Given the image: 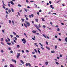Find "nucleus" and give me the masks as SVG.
Wrapping results in <instances>:
<instances>
[{"mask_svg": "<svg viewBox=\"0 0 67 67\" xmlns=\"http://www.w3.org/2000/svg\"><path fill=\"white\" fill-rule=\"evenodd\" d=\"M34 26L35 27H36V29H37V30H38L39 31H40V32H41V29H40V28L37 26V25H34Z\"/></svg>", "mask_w": 67, "mask_h": 67, "instance_id": "nucleus-1", "label": "nucleus"}, {"mask_svg": "<svg viewBox=\"0 0 67 67\" xmlns=\"http://www.w3.org/2000/svg\"><path fill=\"white\" fill-rule=\"evenodd\" d=\"M23 42L24 44H25L26 43V40H25V39L24 38L21 40Z\"/></svg>", "mask_w": 67, "mask_h": 67, "instance_id": "nucleus-2", "label": "nucleus"}, {"mask_svg": "<svg viewBox=\"0 0 67 67\" xmlns=\"http://www.w3.org/2000/svg\"><path fill=\"white\" fill-rule=\"evenodd\" d=\"M25 22L26 23V24H27V25L28 26H30V24L29 22H27V21H25Z\"/></svg>", "mask_w": 67, "mask_h": 67, "instance_id": "nucleus-3", "label": "nucleus"}, {"mask_svg": "<svg viewBox=\"0 0 67 67\" xmlns=\"http://www.w3.org/2000/svg\"><path fill=\"white\" fill-rule=\"evenodd\" d=\"M26 66H28V65L29 66V67H31V64L29 63H26L25 64Z\"/></svg>", "mask_w": 67, "mask_h": 67, "instance_id": "nucleus-4", "label": "nucleus"}, {"mask_svg": "<svg viewBox=\"0 0 67 67\" xmlns=\"http://www.w3.org/2000/svg\"><path fill=\"white\" fill-rule=\"evenodd\" d=\"M20 56V53H18V54L16 56V57L17 58H19V56Z\"/></svg>", "mask_w": 67, "mask_h": 67, "instance_id": "nucleus-5", "label": "nucleus"}, {"mask_svg": "<svg viewBox=\"0 0 67 67\" xmlns=\"http://www.w3.org/2000/svg\"><path fill=\"white\" fill-rule=\"evenodd\" d=\"M10 3L12 4V5H14V3H13V1H11L10 2Z\"/></svg>", "mask_w": 67, "mask_h": 67, "instance_id": "nucleus-6", "label": "nucleus"}, {"mask_svg": "<svg viewBox=\"0 0 67 67\" xmlns=\"http://www.w3.org/2000/svg\"><path fill=\"white\" fill-rule=\"evenodd\" d=\"M50 6L51 8H52V9H54V7H53V5H50Z\"/></svg>", "mask_w": 67, "mask_h": 67, "instance_id": "nucleus-7", "label": "nucleus"}, {"mask_svg": "<svg viewBox=\"0 0 67 67\" xmlns=\"http://www.w3.org/2000/svg\"><path fill=\"white\" fill-rule=\"evenodd\" d=\"M10 67H14V66L13 65L10 64Z\"/></svg>", "mask_w": 67, "mask_h": 67, "instance_id": "nucleus-8", "label": "nucleus"}, {"mask_svg": "<svg viewBox=\"0 0 67 67\" xmlns=\"http://www.w3.org/2000/svg\"><path fill=\"white\" fill-rule=\"evenodd\" d=\"M20 62L22 64H24V62L23 61V60H20Z\"/></svg>", "mask_w": 67, "mask_h": 67, "instance_id": "nucleus-9", "label": "nucleus"}, {"mask_svg": "<svg viewBox=\"0 0 67 67\" xmlns=\"http://www.w3.org/2000/svg\"><path fill=\"white\" fill-rule=\"evenodd\" d=\"M42 36H44V37L46 38H47V37H46V36H45V35L44 34H43Z\"/></svg>", "mask_w": 67, "mask_h": 67, "instance_id": "nucleus-10", "label": "nucleus"}, {"mask_svg": "<svg viewBox=\"0 0 67 67\" xmlns=\"http://www.w3.org/2000/svg\"><path fill=\"white\" fill-rule=\"evenodd\" d=\"M32 32L33 33H36V31L35 30H34L32 31Z\"/></svg>", "mask_w": 67, "mask_h": 67, "instance_id": "nucleus-11", "label": "nucleus"}, {"mask_svg": "<svg viewBox=\"0 0 67 67\" xmlns=\"http://www.w3.org/2000/svg\"><path fill=\"white\" fill-rule=\"evenodd\" d=\"M57 31H58H58H60V29H59V28H57Z\"/></svg>", "mask_w": 67, "mask_h": 67, "instance_id": "nucleus-12", "label": "nucleus"}, {"mask_svg": "<svg viewBox=\"0 0 67 67\" xmlns=\"http://www.w3.org/2000/svg\"><path fill=\"white\" fill-rule=\"evenodd\" d=\"M35 36H34V38H32V39L33 40H35Z\"/></svg>", "mask_w": 67, "mask_h": 67, "instance_id": "nucleus-13", "label": "nucleus"}, {"mask_svg": "<svg viewBox=\"0 0 67 67\" xmlns=\"http://www.w3.org/2000/svg\"><path fill=\"white\" fill-rule=\"evenodd\" d=\"M7 43L8 44V45H9L11 44V43L10 42H7Z\"/></svg>", "mask_w": 67, "mask_h": 67, "instance_id": "nucleus-14", "label": "nucleus"}, {"mask_svg": "<svg viewBox=\"0 0 67 67\" xmlns=\"http://www.w3.org/2000/svg\"><path fill=\"white\" fill-rule=\"evenodd\" d=\"M46 48L47 49H48V50H50V48L48 47H46Z\"/></svg>", "mask_w": 67, "mask_h": 67, "instance_id": "nucleus-15", "label": "nucleus"}, {"mask_svg": "<svg viewBox=\"0 0 67 67\" xmlns=\"http://www.w3.org/2000/svg\"><path fill=\"white\" fill-rule=\"evenodd\" d=\"M65 41L66 42H67V37H66L65 38Z\"/></svg>", "mask_w": 67, "mask_h": 67, "instance_id": "nucleus-16", "label": "nucleus"}, {"mask_svg": "<svg viewBox=\"0 0 67 67\" xmlns=\"http://www.w3.org/2000/svg\"><path fill=\"white\" fill-rule=\"evenodd\" d=\"M14 38H15V41H16V40H17V38H16V37H14Z\"/></svg>", "mask_w": 67, "mask_h": 67, "instance_id": "nucleus-17", "label": "nucleus"}, {"mask_svg": "<svg viewBox=\"0 0 67 67\" xmlns=\"http://www.w3.org/2000/svg\"><path fill=\"white\" fill-rule=\"evenodd\" d=\"M34 51L36 53H37V51L36 50V49H34Z\"/></svg>", "mask_w": 67, "mask_h": 67, "instance_id": "nucleus-18", "label": "nucleus"}, {"mask_svg": "<svg viewBox=\"0 0 67 67\" xmlns=\"http://www.w3.org/2000/svg\"><path fill=\"white\" fill-rule=\"evenodd\" d=\"M31 15L32 18H33V16H34V14H32Z\"/></svg>", "mask_w": 67, "mask_h": 67, "instance_id": "nucleus-19", "label": "nucleus"}, {"mask_svg": "<svg viewBox=\"0 0 67 67\" xmlns=\"http://www.w3.org/2000/svg\"><path fill=\"white\" fill-rule=\"evenodd\" d=\"M42 21H44L45 20H44V18H42Z\"/></svg>", "mask_w": 67, "mask_h": 67, "instance_id": "nucleus-20", "label": "nucleus"}, {"mask_svg": "<svg viewBox=\"0 0 67 67\" xmlns=\"http://www.w3.org/2000/svg\"><path fill=\"white\" fill-rule=\"evenodd\" d=\"M11 10L12 11V12H14V10H13V8H11Z\"/></svg>", "mask_w": 67, "mask_h": 67, "instance_id": "nucleus-21", "label": "nucleus"}, {"mask_svg": "<svg viewBox=\"0 0 67 67\" xmlns=\"http://www.w3.org/2000/svg\"><path fill=\"white\" fill-rule=\"evenodd\" d=\"M24 24L25 27H27V26L26 25V24H25H25Z\"/></svg>", "mask_w": 67, "mask_h": 67, "instance_id": "nucleus-22", "label": "nucleus"}, {"mask_svg": "<svg viewBox=\"0 0 67 67\" xmlns=\"http://www.w3.org/2000/svg\"><path fill=\"white\" fill-rule=\"evenodd\" d=\"M38 26L39 27H39L40 28L41 27V25H40V24L38 25Z\"/></svg>", "mask_w": 67, "mask_h": 67, "instance_id": "nucleus-23", "label": "nucleus"}, {"mask_svg": "<svg viewBox=\"0 0 67 67\" xmlns=\"http://www.w3.org/2000/svg\"><path fill=\"white\" fill-rule=\"evenodd\" d=\"M1 42H3V38H1Z\"/></svg>", "mask_w": 67, "mask_h": 67, "instance_id": "nucleus-24", "label": "nucleus"}, {"mask_svg": "<svg viewBox=\"0 0 67 67\" xmlns=\"http://www.w3.org/2000/svg\"><path fill=\"white\" fill-rule=\"evenodd\" d=\"M13 33L14 34V35H16V33H15V32H14L13 31Z\"/></svg>", "mask_w": 67, "mask_h": 67, "instance_id": "nucleus-25", "label": "nucleus"}, {"mask_svg": "<svg viewBox=\"0 0 67 67\" xmlns=\"http://www.w3.org/2000/svg\"><path fill=\"white\" fill-rule=\"evenodd\" d=\"M39 44H40V45H41V46L42 47H43V45H42V44H41V43H39Z\"/></svg>", "mask_w": 67, "mask_h": 67, "instance_id": "nucleus-26", "label": "nucleus"}, {"mask_svg": "<svg viewBox=\"0 0 67 67\" xmlns=\"http://www.w3.org/2000/svg\"><path fill=\"white\" fill-rule=\"evenodd\" d=\"M35 20L36 22H38V19H36Z\"/></svg>", "mask_w": 67, "mask_h": 67, "instance_id": "nucleus-27", "label": "nucleus"}, {"mask_svg": "<svg viewBox=\"0 0 67 67\" xmlns=\"http://www.w3.org/2000/svg\"><path fill=\"white\" fill-rule=\"evenodd\" d=\"M10 36L11 38H12V37H13V35H10Z\"/></svg>", "mask_w": 67, "mask_h": 67, "instance_id": "nucleus-28", "label": "nucleus"}, {"mask_svg": "<svg viewBox=\"0 0 67 67\" xmlns=\"http://www.w3.org/2000/svg\"><path fill=\"white\" fill-rule=\"evenodd\" d=\"M45 64H46V65H48V62H46Z\"/></svg>", "mask_w": 67, "mask_h": 67, "instance_id": "nucleus-29", "label": "nucleus"}, {"mask_svg": "<svg viewBox=\"0 0 67 67\" xmlns=\"http://www.w3.org/2000/svg\"><path fill=\"white\" fill-rule=\"evenodd\" d=\"M16 36L17 37H18V38H19V37H20V36L18 35H16Z\"/></svg>", "mask_w": 67, "mask_h": 67, "instance_id": "nucleus-30", "label": "nucleus"}, {"mask_svg": "<svg viewBox=\"0 0 67 67\" xmlns=\"http://www.w3.org/2000/svg\"><path fill=\"white\" fill-rule=\"evenodd\" d=\"M51 53H55V51H53L51 52Z\"/></svg>", "mask_w": 67, "mask_h": 67, "instance_id": "nucleus-31", "label": "nucleus"}, {"mask_svg": "<svg viewBox=\"0 0 67 67\" xmlns=\"http://www.w3.org/2000/svg\"><path fill=\"white\" fill-rule=\"evenodd\" d=\"M18 7H21V5L20 4H18Z\"/></svg>", "mask_w": 67, "mask_h": 67, "instance_id": "nucleus-32", "label": "nucleus"}, {"mask_svg": "<svg viewBox=\"0 0 67 67\" xmlns=\"http://www.w3.org/2000/svg\"><path fill=\"white\" fill-rule=\"evenodd\" d=\"M14 43H16V41H15V40H14Z\"/></svg>", "mask_w": 67, "mask_h": 67, "instance_id": "nucleus-33", "label": "nucleus"}, {"mask_svg": "<svg viewBox=\"0 0 67 67\" xmlns=\"http://www.w3.org/2000/svg\"><path fill=\"white\" fill-rule=\"evenodd\" d=\"M49 3H50V4H52V2H51V1H49Z\"/></svg>", "mask_w": 67, "mask_h": 67, "instance_id": "nucleus-34", "label": "nucleus"}, {"mask_svg": "<svg viewBox=\"0 0 67 67\" xmlns=\"http://www.w3.org/2000/svg\"><path fill=\"white\" fill-rule=\"evenodd\" d=\"M8 12H9V13L11 12V10L9 9L8 10Z\"/></svg>", "mask_w": 67, "mask_h": 67, "instance_id": "nucleus-35", "label": "nucleus"}, {"mask_svg": "<svg viewBox=\"0 0 67 67\" xmlns=\"http://www.w3.org/2000/svg\"><path fill=\"white\" fill-rule=\"evenodd\" d=\"M21 20H22V22H24V19H22Z\"/></svg>", "mask_w": 67, "mask_h": 67, "instance_id": "nucleus-36", "label": "nucleus"}, {"mask_svg": "<svg viewBox=\"0 0 67 67\" xmlns=\"http://www.w3.org/2000/svg\"><path fill=\"white\" fill-rule=\"evenodd\" d=\"M20 46L19 45H18L17 46V48H19V47H20Z\"/></svg>", "mask_w": 67, "mask_h": 67, "instance_id": "nucleus-37", "label": "nucleus"}, {"mask_svg": "<svg viewBox=\"0 0 67 67\" xmlns=\"http://www.w3.org/2000/svg\"><path fill=\"white\" fill-rule=\"evenodd\" d=\"M18 15L19 16H20V13H19V12H18Z\"/></svg>", "mask_w": 67, "mask_h": 67, "instance_id": "nucleus-38", "label": "nucleus"}, {"mask_svg": "<svg viewBox=\"0 0 67 67\" xmlns=\"http://www.w3.org/2000/svg\"><path fill=\"white\" fill-rule=\"evenodd\" d=\"M8 40L9 41H10V39L9 38H7Z\"/></svg>", "mask_w": 67, "mask_h": 67, "instance_id": "nucleus-39", "label": "nucleus"}, {"mask_svg": "<svg viewBox=\"0 0 67 67\" xmlns=\"http://www.w3.org/2000/svg\"><path fill=\"white\" fill-rule=\"evenodd\" d=\"M34 57L35 58H36V55H34Z\"/></svg>", "mask_w": 67, "mask_h": 67, "instance_id": "nucleus-40", "label": "nucleus"}, {"mask_svg": "<svg viewBox=\"0 0 67 67\" xmlns=\"http://www.w3.org/2000/svg\"><path fill=\"white\" fill-rule=\"evenodd\" d=\"M57 46H55V49H57Z\"/></svg>", "mask_w": 67, "mask_h": 67, "instance_id": "nucleus-41", "label": "nucleus"}, {"mask_svg": "<svg viewBox=\"0 0 67 67\" xmlns=\"http://www.w3.org/2000/svg\"><path fill=\"white\" fill-rule=\"evenodd\" d=\"M38 52L39 54H41V52H40V50H38Z\"/></svg>", "mask_w": 67, "mask_h": 67, "instance_id": "nucleus-42", "label": "nucleus"}, {"mask_svg": "<svg viewBox=\"0 0 67 67\" xmlns=\"http://www.w3.org/2000/svg\"><path fill=\"white\" fill-rule=\"evenodd\" d=\"M11 43L12 45H14V42H13L12 41Z\"/></svg>", "mask_w": 67, "mask_h": 67, "instance_id": "nucleus-43", "label": "nucleus"}, {"mask_svg": "<svg viewBox=\"0 0 67 67\" xmlns=\"http://www.w3.org/2000/svg\"><path fill=\"white\" fill-rule=\"evenodd\" d=\"M55 63L57 65H58V64H59V63L58 62H56Z\"/></svg>", "mask_w": 67, "mask_h": 67, "instance_id": "nucleus-44", "label": "nucleus"}, {"mask_svg": "<svg viewBox=\"0 0 67 67\" xmlns=\"http://www.w3.org/2000/svg\"><path fill=\"white\" fill-rule=\"evenodd\" d=\"M26 1L27 3H28L29 2V1L28 0H26Z\"/></svg>", "mask_w": 67, "mask_h": 67, "instance_id": "nucleus-45", "label": "nucleus"}, {"mask_svg": "<svg viewBox=\"0 0 67 67\" xmlns=\"http://www.w3.org/2000/svg\"><path fill=\"white\" fill-rule=\"evenodd\" d=\"M14 62L15 63V64H16V61L15 60H14Z\"/></svg>", "mask_w": 67, "mask_h": 67, "instance_id": "nucleus-46", "label": "nucleus"}, {"mask_svg": "<svg viewBox=\"0 0 67 67\" xmlns=\"http://www.w3.org/2000/svg\"><path fill=\"white\" fill-rule=\"evenodd\" d=\"M1 53H3V50H1Z\"/></svg>", "mask_w": 67, "mask_h": 67, "instance_id": "nucleus-47", "label": "nucleus"}, {"mask_svg": "<svg viewBox=\"0 0 67 67\" xmlns=\"http://www.w3.org/2000/svg\"><path fill=\"white\" fill-rule=\"evenodd\" d=\"M8 49L9 50H10V51L11 50V48L9 47L8 48Z\"/></svg>", "mask_w": 67, "mask_h": 67, "instance_id": "nucleus-48", "label": "nucleus"}, {"mask_svg": "<svg viewBox=\"0 0 67 67\" xmlns=\"http://www.w3.org/2000/svg\"><path fill=\"white\" fill-rule=\"evenodd\" d=\"M5 10H9V9L8 8H6L5 9Z\"/></svg>", "mask_w": 67, "mask_h": 67, "instance_id": "nucleus-49", "label": "nucleus"}, {"mask_svg": "<svg viewBox=\"0 0 67 67\" xmlns=\"http://www.w3.org/2000/svg\"><path fill=\"white\" fill-rule=\"evenodd\" d=\"M26 52H27V53H29V50H26Z\"/></svg>", "mask_w": 67, "mask_h": 67, "instance_id": "nucleus-50", "label": "nucleus"}, {"mask_svg": "<svg viewBox=\"0 0 67 67\" xmlns=\"http://www.w3.org/2000/svg\"><path fill=\"white\" fill-rule=\"evenodd\" d=\"M46 43L47 45H48V42H46Z\"/></svg>", "mask_w": 67, "mask_h": 67, "instance_id": "nucleus-51", "label": "nucleus"}, {"mask_svg": "<svg viewBox=\"0 0 67 67\" xmlns=\"http://www.w3.org/2000/svg\"><path fill=\"white\" fill-rule=\"evenodd\" d=\"M41 47V48H42V50H44V48L42 47Z\"/></svg>", "mask_w": 67, "mask_h": 67, "instance_id": "nucleus-52", "label": "nucleus"}, {"mask_svg": "<svg viewBox=\"0 0 67 67\" xmlns=\"http://www.w3.org/2000/svg\"><path fill=\"white\" fill-rule=\"evenodd\" d=\"M39 12H42V10H41V9H40L39 10Z\"/></svg>", "mask_w": 67, "mask_h": 67, "instance_id": "nucleus-53", "label": "nucleus"}, {"mask_svg": "<svg viewBox=\"0 0 67 67\" xmlns=\"http://www.w3.org/2000/svg\"><path fill=\"white\" fill-rule=\"evenodd\" d=\"M3 7L4 9H5V7H4V6L3 5Z\"/></svg>", "mask_w": 67, "mask_h": 67, "instance_id": "nucleus-54", "label": "nucleus"}, {"mask_svg": "<svg viewBox=\"0 0 67 67\" xmlns=\"http://www.w3.org/2000/svg\"><path fill=\"white\" fill-rule=\"evenodd\" d=\"M37 14L38 15H40V13H39V12H38L37 13Z\"/></svg>", "mask_w": 67, "mask_h": 67, "instance_id": "nucleus-55", "label": "nucleus"}, {"mask_svg": "<svg viewBox=\"0 0 67 67\" xmlns=\"http://www.w3.org/2000/svg\"><path fill=\"white\" fill-rule=\"evenodd\" d=\"M9 22L10 23H11V20H9Z\"/></svg>", "mask_w": 67, "mask_h": 67, "instance_id": "nucleus-56", "label": "nucleus"}, {"mask_svg": "<svg viewBox=\"0 0 67 67\" xmlns=\"http://www.w3.org/2000/svg\"><path fill=\"white\" fill-rule=\"evenodd\" d=\"M50 24H51V25H53V23H52V22H50Z\"/></svg>", "mask_w": 67, "mask_h": 67, "instance_id": "nucleus-57", "label": "nucleus"}, {"mask_svg": "<svg viewBox=\"0 0 67 67\" xmlns=\"http://www.w3.org/2000/svg\"><path fill=\"white\" fill-rule=\"evenodd\" d=\"M22 52L23 53H24V50H22Z\"/></svg>", "mask_w": 67, "mask_h": 67, "instance_id": "nucleus-58", "label": "nucleus"}, {"mask_svg": "<svg viewBox=\"0 0 67 67\" xmlns=\"http://www.w3.org/2000/svg\"><path fill=\"white\" fill-rule=\"evenodd\" d=\"M5 17L6 18H7V17H8V15H6Z\"/></svg>", "mask_w": 67, "mask_h": 67, "instance_id": "nucleus-59", "label": "nucleus"}, {"mask_svg": "<svg viewBox=\"0 0 67 67\" xmlns=\"http://www.w3.org/2000/svg\"><path fill=\"white\" fill-rule=\"evenodd\" d=\"M2 32H3L4 33V30H2Z\"/></svg>", "mask_w": 67, "mask_h": 67, "instance_id": "nucleus-60", "label": "nucleus"}, {"mask_svg": "<svg viewBox=\"0 0 67 67\" xmlns=\"http://www.w3.org/2000/svg\"><path fill=\"white\" fill-rule=\"evenodd\" d=\"M10 53H13V51H10Z\"/></svg>", "mask_w": 67, "mask_h": 67, "instance_id": "nucleus-61", "label": "nucleus"}, {"mask_svg": "<svg viewBox=\"0 0 67 67\" xmlns=\"http://www.w3.org/2000/svg\"><path fill=\"white\" fill-rule=\"evenodd\" d=\"M53 14H54V15H56L57 14H56V13H53Z\"/></svg>", "mask_w": 67, "mask_h": 67, "instance_id": "nucleus-62", "label": "nucleus"}, {"mask_svg": "<svg viewBox=\"0 0 67 67\" xmlns=\"http://www.w3.org/2000/svg\"><path fill=\"white\" fill-rule=\"evenodd\" d=\"M31 15H29V17L30 18H31Z\"/></svg>", "mask_w": 67, "mask_h": 67, "instance_id": "nucleus-63", "label": "nucleus"}, {"mask_svg": "<svg viewBox=\"0 0 67 67\" xmlns=\"http://www.w3.org/2000/svg\"><path fill=\"white\" fill-rule=\"evenodd\" d=\"M24 10L25 11H26V12H27V10H26V9H24Z\"/></svg>", "mask_w": 67, "mask_h": 67, "instance_id": "nucleus-64", "label": "nucleus"}]
</instances>
